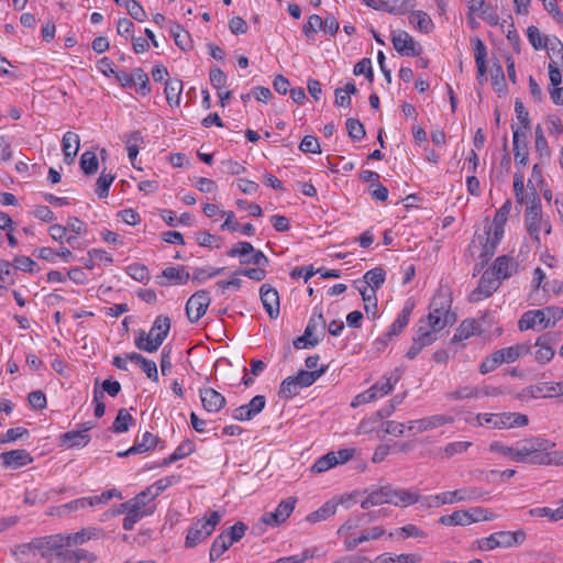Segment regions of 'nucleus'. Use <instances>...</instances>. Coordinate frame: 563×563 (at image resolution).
Listing matches in <instances>:
<instances>
[{"label": "nucleus", "instance_id": "1", "mask_svg": "<svg viewBox=\"0 0 563 563\" xmlns=\"http://www.w3.org/2000/svg\"><path fill=\"white\" fill-rule=\"evenodd\" d=\"M554 446V442L544 438L526 439L521 445H518L517 462L532 465H558L559 452L551 451Z\"/></svg>", "mask_w": 563, "mask_h": 563}, {"label": "nucleus", "instance_id": "2", "mask_svg": "<svg viewBox=\"0 0 563 563\" xmlns=\"http://www.w3.org/2000/svg\"><path fill=\"white\" fill-rule=\"evenodd\" d=\"M172 322L167 316H157L152 324L148 333L144 330L139 332L135 336V346L144 352L154 353L163 344L170 331Z\"/></svg>", "mask_w": 563, "mask_h": 563}, {"label": "nucleus", "instance_id": "3", "mask_svg": "<svg viewBox=\"0 0 563 563\" xmlns=\"http://www.w3.org/2000/svg\"><path fill=\"white\" fill-rule=\"evenodd\" d=\"M531 353V345L527 343H518L512 346L504 347L495 351L494 353L486 356L479 365V373L485 375L497 367L503 365L504 363H514L519 357L528 355Z\"/></svg>", "mask_w": 563, "mask_h": 563}, {"label": "nucleus", "instance_id": "4", "mask_svg": "<svg viewBox=\"0 0 563 563\" xmlns=\"http://www.w3.org/2000/svg\"><path fill=\"white\" fill-rule=\"evenodd\" d=\"M488 493L478 487H464L453 492H445L434 496L422 498V505L427 508L440 507L446 504L460 501H474L487 496Z\"/></svg>", "mask_w": 563, "mask_h": 563}, {"label": "nucleus", "instance_id": "5", "mask_svg": "<svg viewBox=\"0 0 563 563\" xmlns=\"http://www.w3.org/2000/svg\"><path fill=\"white\" fill-rule=\"evenodd\" d=\"M40 555L46 563H67L70 544L66 536L58 533L40 538Z\"/></svg>", "mask_w": 563, "mask_h": 563}, {"label": "nucleus", "instance_id": "6", "mask_svg": "<svg viewBox=\"0 0 563 563\" xmlns=\"http://www.w3.org/2000/svg\"><path fill=\"white\" fill-rule=\"evenodd\" d=\"M221 520L219 511H211L209 517L196 521L189 529L185 540V547L195 548L208 537H210Z\"/></svg>", "mask_w": 563, "mask_h": 563}, {"label": "nucleus", "instance_id": "7", "mask_svg": "<svg viewBox=\"0 0 563 563\" xmlns=\"http://www.w3.org/2000/svg\"><path fill=\"white\" fill-rule=\"evenodd\" d=\"M526 228L530 236L537 242L540 243V230H541V200L536 190L532 188L530 205L526 209L525 213Z\"/></svg>", "mask_w": 563, "mask_h": 563}, {"label": "nucleus", "instance_id": "8", "mask_svg": "<svg viewBox=\"0 0 563 563\" xmlns=\"http://www.w3.org/2000/svg\"><path fill=\"white\" fill-rule=\"evenodd\" d=\"M211 298L209 292L205 289L196 291L190 296L186 303V314L191 323L197 322L202 316H205Z\"/></svg>", "mask_w": 563, "mask_h": 563}, {"label": "nucleus", "instance_id": "9", "mask_svg": "<svg viewBox=\"0 0 563 563\" xmlns=\"http://www.w3.org/2000/svg\"><path fill=\"white\" fill-rule=\"evenodd\" d=\"M413 308L415 303L412 301H406L402 310L399 312L389 330L383 336L378 338L376 343L385 347L388 343V340L393 339L394 336H398L408 325Z\"/></svg>", "mask_w": 563, "mask_h": 563}, {"label": "nucleus", "instance_id": "10", "mask_svg": "<svg viewBox=\"0 0 563 563\" xmlns=\"http://www.w3.org/2000/svg\"><path fill=\"white\" fill-rule=\"evenodd\" d=\"M500 286V282L490 273L489 269L485 271L482 275L478 286L470 294L468 300L471 302H478L484 298L490 297Z\"/></svg>", "mask_w": 563, "mask_h": 563}, {"label": "nucleus", "instance_id": "11", "mask_svg": "<svg viewBox=\"0 0 563 563\" xmlns=\"http://www.w3.org/2000/svg\"><path fill=\"white\" fill-rule=\"evenodd\" d=\"M391 42L394 48L402 56H420L422 53L421 45L406 31L393 33Z\"/></svg>", "mask_w": 563, "mask_h": 563}, {"label": "nucleus", "instance_id": "12", "mask_svg": "<svg viewBox=\"0 0 563 563\" xmlns=\"http://www.w3.org/2000/svg\"><path fill=\"white\" fill-rule=\"evenodd\" d=\"M393 388L394 384L391 383V377L387 378L386 380L377 382L364 393L358 394L352 401V406L356 407L362 404L374 401L378 397H383L389 394L393 390Z\"/></svg>", "mask_w": 563, "mask_h": 563}, {"label": "nucleus", "instance_id": "13", "mask_svg": "<svg viewBox=\"0 0 563 563\" xmlns=\"http://www.w3.org/2000/svg\"><path fill=\"white\" fill-rule=\"evenodd\" d=\"M295 497H288L279 503L275 511L265 512L262 517V521L269 526H279L285 522L286 519L291 515L296 505Z\"/></svg>", "mask_w": 563, "mask_h": 563}, {"label": "nucleus", "instance_id": "14", "mask_svg": "<svg viewBox=\"0 0 563 563\" xmlns=\"http://www.w3.org/2000/svg\"><path fill=\"white\" fill-rule=\"evenodd\" d=\"M453 418L446 415H434L418 420H411L408 422V430L415 433H420L429 430H433L438 427L452 423Z\"/></svg>", "mask_w": 563, "mask_h": 563}, {"label": "nucleus", "instance_id": "15", "mask_svg": "<svg viewBox=\"0 0 563 563\" xmlns=\"http://www.w3.org/2000/svg\"><path fill=\"white\" fill-rule=\"evenodd\" d=\"M519 264L509 255L498 256L492 267L490 273L501 283L510 278L518 272Z\"/></svg>", "mask_w": 563, "mask_h": 563}, {"label": "nucleus", "instance_id": "16", "mask_svg": "<svg viewBox=\"0 0 563 563\" xmlns=\"http://www.w3.org/2000/svg\"><path fill=\"white\" fill-rule=\"evenodd\" d=\"M262 303L271 319H277L280 312L279 296L269 284H263L260 288Z\"/></svg>", "mask_w": 563, "mask_h": 563}, {"label": "nucleus", "instance_id": "17", "mask_svg": "<svg viewBox=\"0 0 563 563\" xmlns=\"http://www.w3.org/2000/svg\"><path fill=\"white\" fill-rule=\"evenodd\" d=\"M2 465L10 468H19L33 462L31 454L24 449L5 451L0 454Z\"/></svg>", "mask_w": 563, "mask_h": 563}, {"label": "nucleus", "instance_id": "18", "mask_svg": "<svg viewBox=\"0 0 563 563\" xmlns=\"http://www.w3.org/2000/svg\"><path fill=\"white\" fill-rule=\"evenodd\" d=\"M199 394L203 408L209 412H219L227 404L225 397L211 387L201 388Z\"/></svg>", "mask_w": 563, "mask_h": 563}, {"label": "nucleus", "instance_id": "19", "mask_svg": "<svg viewBox=\"0 0 563 563\" xmlns=\"http://www.w3.org/2000/svg\"><path fill=\"white\" fill-rule=\"evenodd\" d=\"M93 428L91 423H85L81 430L68 431L60 435V441L68 448H84L90 441L88 431Z\"/></svg>", "mask_w": 563, "mask_h": 563}, {"label": "nucleus", "instance_id": "20", "mask_svg": "<svg viewBox=\"0 0 563 563\" xmlns=\"http://www.w3.org/2000/svg\"><path fill=\"white\" fill-rule=\"evenodd\" d=\"M555 342V338L552 333H545L539 336L534 343L539 349L536 352V360L540 364L549 363L554 356V350L551 344Z\"/></svg>", "mask_w": 563, "mask_h": 563}, {"label": "nucleus", "instance_id": "21", "mask_svg": "<svg viewBox=\"0 0 563 563\" xmlns=\"http://www.w3.org/2000/svg\"><path fill=\"white\" fill-rule=\"evenodd\" d=\"M529 423L527 415L519 412H503L496 413L495 428L496 429H509L515 427H525Z\"/></svg>", "mask_w": 563, "mask_h": 563}, {"label": "nucleus", "instance_id": "22", "mask_svg": "<svg viewBox=\"0 0 563 563\" xmlns=\"http://www.w3.org/2000/svg\"><path fill=\"white\" fill-rule=\"evenodd\" d=\"M66 540H68L70 547L73 545H81L90 540H99L103 538L104 532L102 528L97 527H87L82 528L80 531L75 533L65 534Z\"/></svg>", "mask_w": 563, "mask_h": 563}, {"label": "nucleus", "instance_id": "23", "mask_svg": "<svg viewBox=\"0 0 563 563\" xmlns=\"http://www.w3.org/2000/svg\"><path fill=\"white\" fill-rule=\"evenodd\" d=\"M537 324L542 325V329L549 327V319H545V311L529 310L525 312L518 322V328L520 331H526L533 329Z\"/></svg>", "mask_w": 563, "mask_h": 563}, {"label": "nucleus", "instance_id": "24", "mask_svg": "<svg viewBox=\"0 0 563 563\" xmlns=\"http://www.w3.org/2000/svg\"><path fill=\"white\" fill-rule=\"evenodd\" d=\"M451 305L452 299L449 296L438 292L431 299L428 314H434L442 318H445V316L449 314H456L454 311H451Z\"/></svg>", "mask_w": 563, "mask_h": 563}, {"label": "nucleus", "instance_id": "25", "mask_svg": "<svg viewBox=\"0 0 563 563\" xmlns=\"http://www.w3.org/2000/svg\"><path fill=\"white\" fill-rule=\"evenodd\" d=\"M497 533V542L499 543V548L510 549L521 545L526 539L527 533L523 529H518L516 531H498Z\"/></svg>", "mask_w": 563, "mask_h": 563}, {"label": "nucleus", "instance_id": "26", "mask_svg": "<svg viewBox=\"0 0 563 563\" xmlns=\"http://www.w3.org/2000/svg\"><path fill=\"white\" fill-rule=\"evenodd\" d=\"M512 129V144H514V152H515V159L518 165L526 166L528 163V144L526 141L522 142V145H520V137L522 136L526 139V133H520L519 128H515V125H511Z\"/></svg>", "mask_w": 563, "mask_h": 563}, {"label": "nucleus", "instance_id": "27", "mask_svg": "<svg viewBox=\"0 0 563 563\" xmlns=\"http://www.w3.org/2000/svg\"><path fill=\"white\" fill-rule=\"evenodd\" d=\"M443 526H467L475 522L473 514L467 510H455L451 515L441 516L438 520Z\"/></svg>", "mask_w": 563, "mask_h": 563}, {"label": "nucleus", "instance_id": "28", "mask_svg": "<svg viewBox=\"0 0 563 563\" xmlns=\"http://www.w3.org/2000/svg\"><path fill=\"white\" fill-rule=\"evenodd\" d=\"M490 235L492 227H487V229H485L484 235H478V239L482 243V252L479 254V258L482 260V267L488 263L497 250L498 243H495Z\"/></svg>", "mask_w": 563, "mask_h": 563}, {"label": "nucleus", "instance_id": "29", "mask_svg": "<svg viewBox=\"0 0 563 563\" xmlns=\"http://www.w3.org/2000/svg\"><path fill=\"white\" fill-rule=\"evenodd\" d=\"M183 92V81L177 78L168 79L165 82L166 101L170 107L179 106Z\"/></svg>", "mask_w": 563, "mask_h": 563}, {"label": "nucleus", "instance_id": "30", "mask_svg": "<svg viewBox=\"0 0 563 563\" xmlns=\"http://www.w3.org/2000/svg\"><path fill=\"white\" fill-rule=\"evenodd\" d=\"M327 368L328 366L323 365L319 369L314 371L300 369L296 376H292V378L299 387H309L327 372Z\"/></svg>", "mask_w": 563, "mask_h": 563}, {"label": "nucleus", "instance_id": "31", "mask_svg": "<svg viewBox=\"0 0 563 563\" xmlns=\"http://www.w3.org/2000/svg\"><path fill=\"white\" fill-rule=\"evenodd\" d=\"M386 273L382 267H375L364 274L365 286L371 288L368 291L376 292L384 284Z\"/></svg>", "mask_w": 563, "mask_h": 563}, {"label": "nucleus", "instance_id": "32", "mask_svg": "<svg viewBox=\"0 0 563 563\" xmlns=\"http://www.w3.org/2000/svg\"><path fill=\"white\" fill-rule=\"evenodd\" d=\"M135 422L134 418L125 408H121L111 426V430L114 433H124L129 431L130 426Z\"/></svg>", "mask_w": 563, "mask_h": 563}, {"label": "nucleus", "instance_id": "33", "mask_svg": "<svg viewBox=\"0 0 563 563\" xmlns=\"http://www.w3.org/2000/svg\"><path fill=\"white\" fill-rule=\"evenodd\" d=\"M162 277L173 282L175 285H185L189 280L190 275L185 266H170L163 269Z\"/></svg>", "mask_w": 563, "mask_h": 563}, {"label": "nucleus", "instance_id": "34", "mask_svg": "<svg viewBox=\"0 0 563 563\" xmlns=\"http://www.w3.org/2000/svg\"><path fill=\"white\" fill-rule=\"evenodd\" d=\"M170 34L174 37L175 44L184 52L192 48V41L190 34L183 29L180 24H175L170 29Z\"/></svg>", "mask_w": 563, "mask_h": 563}, {"label": "nucleus", "instance_id": "35", "mask_svg": "<svg viewBox=\"0 0 563 563\" xmlns=\"http://www.w3.org/2000/svg\"><path fill=\"white\" fill-rule=\"evenodd\" d=\"M457 320L456 314H449L445 318L428 314L427 316V328L432 330L433 332H439L444 329L446 325H453Z\"/></svg>", "mask_w": 563, "mask_h": 563}, {"label": "nucleus", "instance_id": "36", "mask_svg": "<svg viewBox=\"0 0 563 563\" xmlns=\"http://www.w3.org/2000/svg\"><path fill=\"white\" fill-rule=\"evenodd\" d=\"M422 560L420 554L408 553L399 555L382 554L377 556V563H419Z\"/></svg>", "mask_w": 563, "mask_h": 563}, {"label": "nucleus", "instance_id": "37", "mask_svg": "<svg viewBox=\"0 0 563 563\" xmlns=\"http://www.w3.org/2000/svg\"><path fill=\"white\" fill-rule=\"evenodd\" d=\"M230 547L227 533H220L216 537L209 552L210 562L217 561Z\"/></svg>", "mask_w": 563, "mask_h": 563}, {"label": "nucleus", "instance_id": "38", "mask_svg": "<svg viewBox=\"0 0 563 563\" xmlns=\"http://www.w3.org/2000/svg\"><path fill=\"white\" fill-rule=\"evenodd\" d=\"M131 79L133 80V86H137V91L142 96H146L150 93V79L147 74L141 67L133 68L131 71Z\"/></svg>", "mask_w": 563, "mask_h": 563}, {"label": "nucleus", "instance_id": "39", "mask_svg": "<svg viewBox=\"0 0 563 563\" xmlns=\"http://www.w3.org/2000/svg\"><path fill=\"white\" fill-rule=\"evenodd\" d=\"M336 507H338V504L330 500V501H327L322 507H320L318 510L309 514L307 516V520L309 522H318V521H321V520H324L331 516H333L335 512H336Z\"/></svg>", "mask_w": 563, "mask_h": 563}, {"label": "nucleus", "instance_id": "40", "mask_svg": "<svg viewBox=\"0 0 563 563\" xmlns=\"http://www.w3.org/2000/svg\"><path fill=\"white\" fill-rule=\"evenodd\" d=\"M395 498H396V500L394 499L393 504L395 506H402V507L413 505L420 500L422 501V499L420 498V495L418 493H413V492L407 490L405 488H397Z\"/></svg>", "mask_w": 563, "mask_h": 563}, {"label": "nucleus", "instance_id": "41", "mask_svg": "<svg viewBox=\"0 0 563 563\" xmlns=\"http://www.w3.org/2000/svg\"><path fill=\"white\" fill-rule=\"evenodd\" d=\"M98 556L93 552H89L85 549L77 548L75 550L68 549V561L67 563H95Z\"/></svg>", "mask_w": 563, "mask_h": 563}, {"label": "nucleus", "instance_id": "42", "mask_svg": "<svg viewBox=\"0 0 563 563\" xmlns=\"http://www.w3.org/2000/svg\"><path fill=\"white\" fill-rule=\"evenodd\" d=\"M113 497L122 498L121 493L115 488L106 490L99 496H90V497H82V498H84V501H86L85 506L88 508V507H95L100 504H107Z\"/></svg>", "mask_w": 563, "mask_h": 563}, {"label": "nucleus", "instance_id": "43", "mask_svg": "<svg viewBox=\"0 0 563 563\" xmlns=\"http://www.w3.org/2000/svg\"><path fill=\"white\" fill-rule=\"evenodd\" d=\"M410 23L423 33H429L433 27L432 20L423 11L413 12L410 16Z\"/></svg>", "mask_w": 563, "mask_h": 563}, {"label": "nucleus", "instance_id": "44", "mask_svg": "<svg viewBox=\"0 0 563 563\" xmlns=\"http://www.w3.org/2000/svg\"><path fill=\"white\" fill-rule=\"evenodd\" d=\"M362 299L364 301V309L367 314L372 313V317H376L377 312V297L376 292L368 291L366 286L358 288Z\"/></svg>", "mask_w": 563, "mask_h": 563}, {"label": "nucleus", "instance_id": "45", "mask_svg": "<svg viewBox=\"0 0 563 563\" xmlns=\"http://www.w3.org/2000/svg\"><path fill=\"white\" fill-rule=\"evenodd\" d=\"M80 168L86 175H92L98 170V158L95 152L86 151L79 162Z\"/></svg>", "mask_w": 563, "mask_h": 563}, {"label": "nucleus", "instance_id": "46", "mask_svg": "<svg viewBox=\"0 0 563 563\" xmlns=\"http://www.w3.org/2000/svg\"><path fill=\"white\" fill-rule=\"evenodd\" d=\"M382 11H386L390 14H405L411 7L410 0H384Z\"/></svg>", "mask_w": 563, "mask_h": 563}, {"label": "nucleus", "instance_id": "47", "mask_svg": "<svg viewBox=\"0 0 563 563\" xmlns=\"http://www.w3.org/2000/svg\"><path fill=\"white\" fill-rule=\"evenodd\" d=\"M345 124L347 134L353 141L360 142L366 135L364 124L360 120L349 118Z\"/></svg>", "mask_w": 563, "mask_h": 563}, {"label": "nucleus", "instance_id": "48", "mask_svg": "<svg viewBox=\"0 0 563 563\" xmlns=\"http://www.w3.org/2000/svg\"><path fill=\"white\" fill-rule=\"evenodd\" d=\"M532 517H548L551 521H558L563 519V505L556 509L549 507H537L530 510Z\"/></svg>", "mask_w": 563, "mask_h": 563}, {"label": "nucleus", "instance_id": "49", "mask_svg": "<svg viewBox=\"0 0 563 563\" xmlns=\"http://www.w3.org/2000/svg\"><path fill=\"white\" fill-rule=\"evenodd\" d=\"M336 466V460L334 452H329L325 455L319 457L311 466L312 473H323L332 467Z\"/></svg>", "mask_w": 563, "mask_h": 563}, {"label": "nucleus", "instance_id": "50", "mask_svg": "<svg viewBox=\"0 0 563 563\" xmlns=\"http://www.w3.org/2000/svg\"><path fill=\"white\" fill-rule=\"evenodd\" d=\"M143 143V136L140 131H132L126 139L128 156L133 162L139 154V146Z\"/></svg>", "mask_w": 563, "mask_h": 563}, {"label": "nucleus", "instance_id": "51", "mask_svg": "<svg viewBox=\"0 0 563 563\" xmlns=\"http://www.w3.org/2000/svg\"><path fill=\"white\" fill-rule=\"evenodd\" d=\"M481 395V391L476 387L463 386L459 389L448 393L446 398L450 400H461L468 398H477Z\"/></svg>", "mask_w": 563, "mask_h": 563}, {"label": "nucleus", "instance_id": "52", "mask_svg": "<svg viewBox=\"0 0 563 563\" xmlns=\"http://www.w3.org/2000/svg\"><path fill=\"white\" fill-rule=\"evenodd\" d=\"M456 332L459 333V338L466 340L476 333H481L482 331L479 330V323L476 320L466 319L461 322L456 329Z\"/></svg>", "mask_w": 563, "mask_h": 563}, {"label": "nucleus", "instance_id": "53", "mask_svg": "<svg viewBox=\"0 0 563 563\" xmlns=\"http://www.w3.org/2000/svg\"><path fill=\"white\" fill-rule=\"evenodd\" d=\"M492 84L497 93L501 95L507 91L505 74L500 64H495L492 73Z\"/></svg>", "mask_w": 563, "mask_h": 563}, {"label": "nucleus", "instance_id": "54", "mask_svg": "<svg viewBox=\"0 0 563 563\" xmlns=\"http://www.w3.org/2000/svg\"><path fill=\"white\" fill-rule=\"evenodd\" d=\"M126 273L133 279L140 283H146L150 279V272L144 264L133 263L126 267Z\"/></svg>", "mask_w": 563, "mask_h": 563}, {"label": "nucleus", "instance_id": "55", "mask_svg": "<svg viewBox=\"0 0 563 563\" xmlns=\"http://www.w3.org/2000/svg\"><path fill=\"white\" fill-rule=\"evenodd\" d=\"M114 180V175L106 174L102 172L97 179L96 194L99 198H107L109 196V188Z\"/></svg>", "mask_w": 563, "mask_h": 563}, {"label": "nucleus", "instance_id": "56", "mask_svg": "<svg viewBox=\"0 0 563 563\" xmlns=\"http://www.w3.org/2000/svg\"><path fill=\"white\" fill-rule=\"evenodd\" d=\"M40 538L32 539L29 543H22L14 547L12 555L22 560L23 556L29 555L31 552L40 551Z\"/></svg>", "mask_w": 563, "mask_h": 563}, {"label": "nucleus", "instance_id": "57", "mask_svg": "<svg viewBox=\"0 0 563 563\" xmlns=\"http://www.w3.org/2000/svg\"><path fill=\"white\" fill-rule=\"evenodd\" d=\"M125 508L128 509L126 517L123 519L122 527L124 530H132L134 525L144 516L147 515L146 511H137V506L130 507L125 505Z\"/></svg>", "mask_w": 563, "mask_h": 563}, {"label": "nucleus", "instance_id": "58", "mask_svg": "<svg viewBox=\"0 0 563 563\" xmlns=\"http://www.w3.org/2000/svg\"><path fill=\"white\" fill-rule=\"evenodd\" d=\"M323 29V20L318 14H311L308 18V21L302 26V32L307 36V38H313V34Z\"/></svg>", "mask_w": 563, "mask_h": 563}, {"label": "nucleus", "instance_id": "59", "mask_svg": "<svg viewBox=\"0 0 563 563\" xmlns=\"http://www.w3.org/2000/svg\"><path fill=\"white\" fill-rule=\"evenodd\" d=\"M527 36L534 49L548 47V37H543L537 26H529L527 30Z\"/></svg>", "mask_w": 563, "mask_h": 563}, {"label": "nucleus", "instance_id": "60", "mask_svg": "<svg viewBox=\"0 0 563 563\" xmlns=\"http://www.w3.org/2000/svg\"><path fill=\"white\" fill-rule=\"evenodd\" d=\"M298 387L292 376H288L282 382L278 396L284 399H290L298 394Z\"/></svg>", "mask_w": 563, "mask_h": 563}, {"label": "nucleus", "instance_id": "61", "mask_svg": "<svg viewBox=\"0 0 563 563\" xmlns=\"http://www.w3.org/2000/svg\"><path fill=\"white\" fill-rule=\"evenodd\" d=\"M536 151L541 158L550 157V148L548 145V141L543 134V130L540 124L536 128Z\"/></svg>", "mask_w": 563, "mask_h": 563}, {"label": "nucleus", "instance_id": "62", "mask_svg": "<svg viewBox=\"0 0 563 563\" xmlns=\"http://www.w3.org/2000/svg\"><path fill=\"white\" fill-rule=\"evenodd\" d=\"M413 339L422 346L431 345L435 340V332L427 327L420 325L413 336Z\"/></svg>", "mask_w": 563, "mask_h": 563}, {"label": "nucleus", "instance_id": "63", "mask_svg": "<svg viewBox=\"0 0 563 563\" xmlns=\"http://www.w3.org/2000/svg\"><path fill=\"white\" fill-rule=\"evenodd\" d=\"M246 530H247V526L245 523H243L242 521H238L232 527L224 530L222 533L228 534V542H229V544L232 545L234 542L240 541L244 537Z\"/></svg>", "mask_w": 563, "mask_h": 563}, {"label": "nucleus", "instance_id": "64", "mask_svg": "<svg viewBox=\"0 0 563 563\" xmlns=\"http://www.w3.org/2000/svg\"><path fill=\"white\" fill-rule=\"evenodd\" d=\"M253 252H254V246L250 242L242 241V242H238L236 244H234L232 246V249H230L227 252V254L230 257L241 256L242 260H245V258H247L246 256L252 255Z\"/></svg>", "mask_w": 563, "mask_h": 563}]
</instances>
